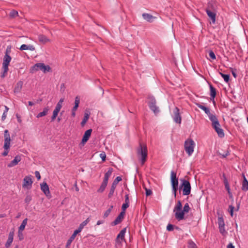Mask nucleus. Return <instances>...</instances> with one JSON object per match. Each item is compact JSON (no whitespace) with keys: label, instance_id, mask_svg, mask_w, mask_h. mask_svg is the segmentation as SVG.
<instances>
[{"label":"nucleus","instance_id":"f257e3e1","mask_svg":"<svg viewBox=\"0 0 248 248\" xmlns=\"http://www.w3.org/2000/svg\"><path fill=\"white\" fill-rule=\"evenodd\" d=\"M182 205L181 202L179 201L175 206L173 212L175 213V217L178 220H181L185 218V214L188 213L190 208L188 203H186L182 210Z\"/></svg>","mask_w":248,"mask_h":248},{"label":"nucleus","instance_id":"f03ea898","mask_svg":"<svg viewBox=\"0 0 248 248\" xmlns=\"http://www.w3.org/2000/svg\"><path fill=\"white\" fill-rule=\"evenodd\" d=\"M210 120L212 122V126L213 128L217 133L218 136L220 138L223 137L224 136L223 130L221 128L220 124L216 116L215 115L213 117H212V118L210 119Z\"/></svg>","mask_w":248,"mask_h":248},{"label":"nucleus","instance_id":"7ed1b4c3","mask_svg":"<svg viewBox=\"0 0 248 248\" xmlns=\"http://www.w3.org/2000/svg\"><path fill=\"white\" fill-rule=\"evenodd\" d=\"M138 155L140 158L141 164L143 165L147 157V148L146 145L140 144V147L138 149Z\"/></svg>","mask_w":248,"mask_h":248},{"label":"nucleus","instance_id":"20e7f679","mask_svg":"<svg viewBox=\"0 0 248 248\" xmlns=\"http://www.w3.org/2000/svg\"><path fill=\"white\" fill-rule=\"evenodd\" d=\"M170 183L172 190L175 197L178 187V179L176 177V173L173 171H171L170 172Z\"/></svg>","mask_w":248,"mask_h":248},{"label":"nucleus","instance_id":"39448f33","mask_svg":"<svg viewBox=\"0 0 248 248\" xmlns=\"http://www.w3.org/2000/svg\"><path fill=\"white\" fill-rule=\"evenodd\" d=\"M12 46H8L6 47L5 55L3 57L2 66L8 67L9 63L12 60L10 54L11 52Z\"/></svg>","mask_w":248,"mask_h":248},{"label":"nucleus","instance_id":"423d86ee","mask_svg":"<svg viewBox=\"0 0 248 248\" xmlns=\"http://www.w3.org/2000/svg\"><path fill=\"white\" fill-rule=\"evenodd\" d=\"M194 146L195 143L192 140L188 139L185 141V149L188 155H191L193 153Z\"/></svg>","mask_w":248,"mask_h":248},{"label":"nucleus","instance_id":"0eeeda50","mask_svg":"<svg viewBox=\"0 0 248 248\" xmlns=\"http://www.w3.org/2000/svg\"><path fill=\"white\" fill-rule=\"evenodd\" d=\"M182 184L181 188L182 189L183 195H188L191 192V185L189 181L182 180Z\"/></svg>","mask_w":248,"mask_h":248},{"label":"nucleus","instance_id":"6e6552de","mask_svg":"<svg viewBox=\"0 0 248 248\" xmlns=\"http://www.w3.org/2000/svg\"><path fill=\"white\" fill-rule=\"evenodd\" d=\"M149 102L148 104L149 108L150 109L155 113H157L159 112V109L157 107H156V101L154 97H148Z\"/></svg>","mask_w":248,"mask_h":248},{"label":"nucleus","instance_id":"1a4fd4ad","mask_svg":"<svg viewBox=\"0 0 248 248\" xmlns=\"http://www.w3.org/2000/svg\"><path fill=\"white\" fill-rule=\"evenodd\" d=\"M4 149H7L9 147V145H10V141L11 138L10 136L9 133V131L8 130H5L4 132Z\"/></svg>","mask_w":248,"mask_h":248},{"label":"nucleus","instance_id":"9d476101","mask_svg":"<svg viewBox=\"0 0 248 248\" xmlns=\"http://www.w3.org/2000/svg\"><path fill=\"white\" fill-rule=\"evenodd\" d=\"M126 228L122 229L119 233L118 234L117 238L116 239V245L120 244L123 240L124 239V235L126 232Z\"/></svg>","mask_w":248,"mask_h":248},{"label":"nucleus","instance_id":"9b49d317","mask_svg":"<svg viewBox=\"0 0 248 248\" xmlns=\"http://www.w3.org/2000/svg\"><path fill=\"white\" fill-rule=\"evenodd\" d=\"M41 189L46 197L50 198L51 197L48 186L46 182H43L40 185Z\"/></svg>","mask_w":248,"mask_h":248},{"label":"nucleus","instance_id":"f8f14e48","mask_svg":"<svg viewBox=\"0 0 248 248\" xmlns=\"http://www.w3.org/2000/svg\"><path fill=\"white\" fill-rule=\"evenodd\" d=\"M92 132V129H88L85 131L82 139V141L81 142V144L84 145L85 143L88 140L90 137H91Z\"/></svg>","mask_w":248,"mask_h":248},{"label":"nucleus","instance_id":"ddd939ff","mask_svg":"<svg viewBox=\"0 0 248 248\" xmlns=\"http://www.w3.org/2000/svg\"><path fill=\"white\" fill-rule=\"evenodd\" d=\"M174 113V116H173V119L174 121L178 124H180L181 122V117L180 116V113H179V110L178 108L176 107L173 111Z\"/></svg>","mask_w":248,"mask_h":248},{"label":"nucleus","instance_id":"4468645a","mask_svg":"<svg viewBox=\"0 0 248 248\" xmlns=\"http://www.w3.org/2000/svg\"><path fill=\"white\" fill-rule=\"evenodd\" d=\"M80 103V98L77 96L75 97V105L72 109V116L74 117L76 116V111L77 110Z\"/></svg>","mask_w":248,"mask_h":248},{"label":"nucleus","instance_id":"2eb2a0df","mask_svg":"<svg viewBox=\"0 0 248 248\" xmlns=\"http://www.w3.org/2000/svg\"><path fill=\"white\" fill-rule=\"evenodd\" d=\"M124 215L125 212L122 211L119 215V216L115 219V220L112 223V225L115 226L118 224L120 223L124 218Z\"/></svg>","mask_w":248,"mask_h":248},{"label":"nucleus","instance_id":"dca6fc26","mask_svg":"<svg viewBox=\"0 0 248 248\" xmlns=\"http://www.w3.org/2000/svg\"><path fill=\"white\" fill-rule=\"evenodd\" d=\"M197 106L199 108L204 111L205 113L207 114L209 119L211 118L212 117H213L215 115L210 112V109L208 108H206V107L203 106L201 104H197Z\"/></svg>","mask_w":248,"mask_h":248},{"label":"nucleus","instance_id":"f3484780","mask_svg":"<svg viewBox=\"0 0 248 248\" xmlns=\"http://www.w3.org/2000/svg\"><path fill=\"white\" fill-rule=\"evenodd\" d=\"M37 65H38V69L42 71L44 73H46V72H49L50 71V67L48 65H46L43 63H37Z\"/></svg>","mask_w":248,"mask_h":248},{"label":"nucleus","instance_id":"a211bd4d","mask_svg":"<svg viewBox=\"0 0 248 248\" xmlns=\"http://www.w3.org/2000/svg\"><path fill=\"white\" fill-rule=\"evenodd\" d=\"M19 49L22 51L29 50L31 51H33L35 50V47L32 45H27L26 44H23L20 46Z\"/></svg>","mask_w":248,"mask_h":248},{"label":"nucleus","instance_id":"6ab92c4d","mask_svg":"<svg viewBox=\"0 0 248 248\" xmlns=\"http://www.w3.org/2000/svg\"><path fill=\"white\" fill-rule=\"evenodd\" d=\"M38 38L39 42L43 44H45L47 43H49L51 42V40L50 39L43 34H39Z\"/></svg>","mask_w":248,"mask_h":248},{"label":"nucleus","instance_id":"aec40b11","mask_svg":"<svg viewBox=\"0 0 248 248\" xmlns=\"http://www.w3.org/2000/svg\"><path fill=\"white\" fill-rule=\"evenodd\" d=\"M32 181L30 176H26L23 180V187H27L29 186H31Z\"/></svg>","mask_w":248,"mask_h":248},{"label":"nucleus","instance_id":"412c9836","mask_svg":"<svg viewBox=\"0 0 248 248\" xmlns=\"http://www.w3.org/2000/svg\"><path fill=\"white\" fill-rule=\"evenodd\" d=\"M243 180L242 182L241 189L244 191L248 190V181L244 174H242Z\"/></svg>","mask_w":248,"mask_h":248},{"label":"nucleus","instance_id":"4be33fe9","mask_svg":"<svg viewBox=\"0 0 248 248\" xmlns=\"http://www.w3.org/2000/svg\"><path fill=\"white\" fill-rule=\"evenodd\" d=\"M14 235V231H11L9 232V235H8V238L7 241L5 244L6 248H8L10 246L11 244H12V243L13 241Z\"/></svg>","mask_w":248,"mask_h":248},{"label":"nucleus","instance_id":"5701e85b","mask_svg":"<svg viewBox=\"0 0 248 248\" xmlns=\"http://www.w3.org/2000/svg\"><path fill=\"white\" fill-rule=\"evenodd\" d=\"M21 160V157L20 156H16L13 160H12L8 165V167L9 168L13 167L16 165Z\"/></svg>","mask_w":248,"mask_h":248},{"label":"nucleus","instance_id":"b1692460","mask_svg":"<svg viewBox=\"0 0 248 248\" xmlns=\"http://www.w3.org/2000/svg\"><path fill=\"white\" fill-rule=\"evenodd\" d=\"M206 12L208 16L212 20V23H215L216 22V14L214 12L211 11L208 9H207L206 10Z\"/></svg>","mask_w":248,"mask_h":248},{"label":"nucleus","instance_id":"393cba45","mask_svg":"<svg viewBox=\"0 0 248 248\" xmlns=\"http://www.w3.org/2000/svg\"><path fill=\"white\" fill-rule=\"evenodd\" d=\"M142 16L144 19L149 22H153L155 18V17H154L152 15L147 13H143Z\"/></svg>","mask_w":248,"mask_h":248},{"label":"nucleus","instance_id":"a878e982","mask_svg":"<svg viewBox=\"0 0 248 248\" xmlns=\"http://www.w3.org/2000/svg\"><path fill=\"white\" fill-rule=\"evenodd\" d=\"M23 84V83L22 81H19L17 82L14 89L15 93H19L20 92L22 88Z\"/></svg>","mask_w":248,"mask_h":248},{"label":"nucleus","instance_id":"bb28decb","mask_svg":"<svg viewBox=\"0 0 248 248\" xmlns=\"http://www.w3.org/2000/svg\"><path fill=\"white\" fill-rule=\"evenodd\" d=\"M28 218L24 219L21 224L19 227L18 229V234H19L20 233L22 234V232L25 229L26 225L27 224Z\"/></svg>","mask_w":248,"mask_h":248},{"label":"nucleus","instance_id":"cd10ccee","mask_svg":"<svg viewBox=\"0 0 248 248\" xmlns=\"http://www.w3.org/2000/svg\"><path fill=\"white\" fill-rule=\"evenodd\" d=\"M49 109L48 107L45 108L42 112H41L37 114L36 116L37 118H40L46 115L48 113Z\"/></svg>","mask_w":248,"mask_h":248},{"label":"nucleus","instance_id":"c85d7f7f","mask_svg":"<svg viewBox=\"0 0 248 248\" xmlns=\"http://www.w3.org/2000/svg\"><path fill=\"white\" fill-rule=\"evenodd\" d=\"M210 96L213 99V100H214V98L216 95V89L213 87V86L210 85ZM214 103H215V101H214Z\"/></svg>","mask_w":248,"mask_h":248},{"label":"nucleus","instance_id":"c756f323","mask_svg":"<svg viewBox=\"0 0 248 248\" xmlns=\"http://www.w3.org/2000/svg\"><path fill=\"white\" fill-rule=\"evenodd\" d=\"M2 72L1 74V77L2 78H4L7 75V72L8 70V67L7 66H3L2 67Z\"/></svg>","mask_w":248,"mask_h":248},{"label":"nucleus","instance_id":"7c9ffc66","mask_svg":"<svg viewBox=\"0 0 248 248\" xmlns=\"http://www.w3.org/2000/svg\"><path fill=\"white\" fill-rule=\"evenodd\" d=\"M89 118V115L87 113H85L84 115V118L81 123V124L82 126H83L85 124L87 123V121L88 120Z\"/></svg>","mask_w":248,"mask_h":248},{"label":"nucleus","instance_id":"2f4dec72","mask_svg":"<svg viewBox=\"0 0 248 248\" xmlns=\"http://www.w3.org/2000/svg\"><path fill=\"white\" fill-rule=\"evenodd\" d=\"M60 111V110H58L57 109H54V110L53 111L52 116L51 117V121H53L55 120Z\"/></svg>","mask_w":248,"mask_h":248},{"label":"nucleus","instance_id":"473e14b6","mask_svg":"<svg viewBox=\"0 0 248 248\" xmlns=\"http://www.w3.org/2000/svg\"><path fill=\"white\" fill-rule=\"evenodd\" d=\"M107 186V184L102 183L100 188L97 190V192L99 193H102L105 189Z\"/></svg>","mask_w":248,"mask_h":248},{"label":"nucleus","instance_id":"72a5a7b5","mask_svg":"<svg viewBox=\"0 0 248 248\" xmlns=\"http://www.w3.org/2000/svg\"><path fill=\"white\" fill-rule=\"evenodd\" d=\"M39 70L38 69V65H37V63L34 64L33 66L31 67L30 69V72L31 73H34L35 72Z\"/></svg>","mask_w":248,"mask_h":248},{"label":"nucleus","instance_id":"f704fd0d","mask_svg":"<svg viewBox=\"0 0 248 248\" xmlns=\"http://www.w3.org/2000/svg\"><path fill=\"white\" fill-rule=\"evenodd\" d=\"M39 70L38 69V65H37V63L34 64L33 66L31 67L30 69V72L31 73H34L35 72Z\"/></svg>","mask_w":248,"mask_h":248},{"label":"nucleus","instance_id":"c9c22d12","mask_svg":"<svg viewBox=\"0 0 248 248\" xmlns=\"http://www.w3.org/2000/svg\"><path fill=\"white\" fill-rule=\"evenodd\" d=\"M217 222L218 224V227L225 226L224 219L222 217H220L217 218Z\"/></svg>","mask_w":248,"mask_h":248},{"label":"nucleus","instance_id":"e433bc0d","mask_svg":"<svg viewBox=\"0 0 248 248\" xmlns=\"http://www.w3.org/2000/svg\"><path fill=\"white\" fill-rule=\"evenodd\" d=\"M116 187V186H114L112 184L111 186V188L110 189L108 195V197L109 198L111 197V196L113 195Z\"/></svg>","mask_w":248,"mask_h":248},{"label":"nucleus","instance_id":"4c0bfd02","mask_svg":"<svg viewBox=\"0 0 248 248\" xmlns=\"http://www.w3.org/2000/svg\"><path fill=\"white\" fill-rule=\"evenodd\" d=\"M9 16L12 18H14L18 16L17 11L16 10H12L9 13Z\"/></svg>","mask_w":248,"mask_h":248},{"label":"nucleus","instance_id":"58836bf2","mask_svg":"<svg viewBox=\"0 0 248 248\" xmlns=\"http://www.w3.org/2000/svg\"><path fill=\"white\" fill-rule=\"evenodd\" d=\"M220 74L224 78V80L226 82H228L229 81L230 78V76L229 75L224 74L222 73H220Z\"/></svg>","mask_w":248,"mask_h":248},{"label":"nucleus","instance_id":"ea45409f","mask_svg":"<svg viewBox=\"0 0 248 248\" xmlns=\"http://www.w3.org/2000/svg\"><path fill=\"white\" fill-rule=\"evenodd\" d=\"M122 180V178L120 176L117 177L113 181L112 183V185H113L115 186H117L118 183Z\"/></svg>","mask_w":248,"mask_h":248},{"label":"nucleus","instance_id":"a19ab883","mask_svg":"<svg viewBox=\"0 0 248 248\" xmlns=\"http://www.w3.org/2000/svg\"><path fill=\"white\" fill-rule=\"evenodd\" d=\"M113 171V169L112 168H109L108 171L105 173V176L108 178H109V177L111 176L112 173Z\"/></svg>","mask_w":248,"mask_h":248},{"label":"nucleus","instance_id":"79ce46f5","mask_svg":"<svg viewBox=\"0 0 248 248\" xmlns=\"http://www.w3.org/2000/svg\"><path fill=\"white\" fill-rule=\"evenodd\" d=\"M188 248H197L196 244L192 241L188 242Z\"/></svg>","mask_w":248,"mask_h":248},{"label":"nucleus","instance_id":"37998d69","mask_svg":"<svg viewBox=\"0 0 248 248\" xmlns=\"http://www.w3.org/2000/svg\"><path fill=\"white\" fill-rule=\"evenodd\" d=\"M219 232L222 235H225L227 232L225 231L224 226L218 227Z\"/></svg>","mask_w":248,"mask_h":248},{"label":"nucleus","instance_id":"c03bdc74","mask_svg":"<svg viewBox=\"0 0 248 248\" xmlns=\"http://www.w3.org/2000/svg\"><path fill=\"white\" fill-rule=\"evenodd\" d=\"M90 221V218L88 217L85 220L83 221L80 225L82 227H84Z\"/></svg>","mask_w":248,"mask_h":248},{"label":"nucleus","instance_id":"a18cd8bd","mask_svg":"<svg viewBox=\"0 0 248 248\" xmlns=\"http://www.w3.org/2000/svg\"><path fill=\"white\" fill-rule=\"evenodd\" d=\"M209 55L210 58L213 60H215L216 58V55L213 51H209Z\"/></svg>","mask_w":248,"mask_h":248},{"label":"nucleus","instance_id":"49530a36","mask_svg":"<svg viewBox=\"0 0 248 248\" xmlns=\"http://www.w3.org/2000/svg\"><path fill=\"white\" fill-rule=\"evenodd\" d=\"M100 158L102 159L103 161H105L106 158V155L105 152H102L99 155Z\"/></svg>","mask_w":248,"mask_h":248},{"label":"nucleus","instance_id":"de8ad7c7","mask_svg":"<svg viewBox=\"0 0 248 248\" xmlns=\"http://www.w3.org/2000/svg\"><path fill=\"white\" fill-rule=\"evenodd\" d=\"M129 206V203H126L125 202L122 205V211H124L125 212V209L128 208Z\"/></svg>","mask_w":248,"mask_h":248},{"label":"nucleus","instance_id":"09e8293b","mask_svg":"<svg viewBox=\"0 0 248 248\" xmlns=\"http://www.w3.org/2000/svg\"><path fill=\"white\" fill-rule=\"evenodd\" d=\"M225 188H226V189L227 190V191L228 192V194L229 195L230 198H232V192H231L230 186L226 187Z\"/></svg>","mask_w":248,"mask_h":248},{"label":"nucleus","instance_id":"8fccbe9b","mask_svg":"<svg viewBox=\"0 0 248 248\" xmlns=\"http://www.w3.org/2000/svg\"><path fill=\"white\" fill-rule=\"evenodd\" d=\"M225 188H226V189L227 190V191L228 192V194L229 195L230 198H232V192H231L230 186L226 187Z\"/></svg>","mask_w":248,"mask_h":248},{"label":"nucleus","instance_id":"3c124183","mask_svg":"<svg viewBox=\"0 0 248 248\" xmlns=\"http://www.w3.org/2000/svg\"><path fill=\"white\" fill-rule=\"evenodd\" d=\"M229 209H230V213L231 216V217L233 216V210H234V207L232 205L229 206Z\"/></svg>","mask_w":248,"mask_h":248},{"label":"nucleus","instance_id":"603ef678","mask_svg":"<svg viewBox=\"0 0 248 248\" xmlns=\"http://www.w3.org/2000/svg\"><path fill=\"white\" fill-rule=\"evenodd\" d=\"M167 230L168 231H172L173 230V226L171 224H168L167 227Z\"/></svg>","mask_w":248,"mask_h":248},{"label":"nucleus","instance_id":"864d4df0","mask_svg":"<svg viewBox=\"0 0 248 248\" xmlns=\"http://www.w3.org/2000/svg\"><path fill=\"white\" fill-rule=\"evenodd\" d=\"M110 209H108L104 213V216H103V217L104 218H106L107 217H108V216L109 215V214L110 213Z\"/></svg>","mask_w":248,"mask_h":248},{"label":"nucleus","instance_id":"5fc2aeb1","mask_svg":"<svg viewBox=\"0 0 248 248\" xmlns=\"http://www.w3.org/2000/svg\"><path fill=\"white\" fill-rule=\"evenodd\" d=\"M10 145H9V147H8V148L7 149H4V151L2 153V155L3 156H6L8 155V152H9L8 150H9V149L10 148Z\"/></svg>","mask_w":248,"mask_h":248},{"label":"nucleus","instance_id":"6e6d98bb","mask_svg":"<svg viewBox=\"0 0 248 248\" xmlns=\"http://www.w3.org/2000/svg\"><path fill=\"white\" fill-rule=\"evenodd\" d=\"M229 154V153L228 151H227L225 153L221 154L220 153H219V155L221 156L222 157L225 158L227 156H228Z\"/></svg>","mask_w":248,"mask_h":248},{"label":"nucleus","instance_id":"4d7b16f0","mask_svg":"<svg viewBox=\"0 0 248 248\" xmlns=\"http://www.w3.org/2000/svg\"><path fill=\"white\" fill-rule=\"evenodd\" d=\"M31 197L30 196H27L25 199V202L26 203H29L31 202Z\"/></svg>","mask_w":248,"mask_h":248},{"label":"nucleus","instance_id":"13d9d810","mask_svg":"<svg viewBox=\"0 0 248 248\" xmlns=\"http://www.w3.org/2000/svg\"><path fill=\"white\" fill-rule=\"evenodd\" d=\"M35 176L37 178L38 180H40V179H41V175H40V173H39V171H36L35 172Z\"/></svg>","mask_w":248,"mask_h":248},{"label":"nucleus","instance_id":"bf43d9fd","mask_svg":"<svg viewBox=\"0 0 248 248\" xmlns=\"http://www.w3.org/2000/svg\"><path fill=\"white\" fill-rule=\"evenodd\" d=\"M62 104L58 103L55 108L60 110L62 107Z\"/></svg>","mask_w":248,"mask_h":248},{"label":"nucleus","instance_id":"052dcab7","mask_svg":"<svg viewBox=\"0 0 248 248\" xmlns=\"http://www.w3.org/2000/svg\"><path fill=\"white\" fill-rule=\"evenodd\" d=\"M145 190H146V195L147 196H150V195H151V194L152 193L151 190L148 189L147 188H146Z\"/></svg>","mask_w":248,"mask_h":248},{"label":"nucleus","instance_id":"680f3d73","mask_svg":"<svg viewBox=\"0 0 248 248\" xmlns=\"http://www.w3.org/2000/svg\"><path fill=\"white\" fill-rule=\"evenodd\" d=\"M6 116H7V113L4 112L3 113L2 117H1V120L2 121H4L5 120Z\"/></svg>","mask_w":248,"mask_h":248},{"label":"nucleus","instance_id":"e2e57ef3","mask_svg":"<svg viewBox=\"0 0 248 248\" xmlns=\"http://www.w3.org/2000/svg\"><path fill=\"white\" fill-rule=\"evenodd\" d=\"M223 182H224V184H226V183H228V180L227 179V178L225 176V175L224 174H223Z\"/></svg>","mask_w":248,"mask_h":248},{"label":"nucleus","instance_id":"0e129e2a","mask_svg":"<svg viewBox=\"0 0 248 248\" xmlns=\"http://www.w3.org/2000/svg\"><path fill=\"white\" fill-rule=\"evenodd\" d=\"M108 179H109L108 178L104 176V180H103V181L102 183L108 184Z\"/></svg>","mask_w":248,"mask_h":248},{"label":"nucleus","instance_id":"69168bd1","mask_svg":"<svg viewBox=\"0 0 248 248\" xmlns=\"http://www.w3.org/2000/svg\"><path fill=\"white\" fill-rule=\"evenodd\" d=\"M125 202L128 203H129V197H128V194H126L125 196Z\"/></svg>","mask_w":248,"mask_h":248},{"label":"nucleus","instance_id":"338daca9","mask_svg":"<svg viewBox=\"0 0 248 248\" xmlns=\"http://www.w3.org/2000/svg\"><path fill=\"white\" fill-rule=\"evenodd\" d=\"M227 248H235V247L232 243H230L227 246Z\"/></svg>","mask_w":248,"mask_h":248},{"label":"nucleus","instance_id":"774afa93","mask_svg":"<svg viewBox=\"0 0 248 248\" xmlns=\"http://www.w3.org/2000/svg\"><path fill=\"white\" fill-rule=\"evenodd\" d=\"M83 229V227H82L81 226L79 225V227L78 229L76 230L79 233L81 232L82 230Z\"/></svg>","mask_w":248,"mask_h":248}]
</instances>
